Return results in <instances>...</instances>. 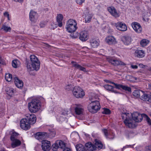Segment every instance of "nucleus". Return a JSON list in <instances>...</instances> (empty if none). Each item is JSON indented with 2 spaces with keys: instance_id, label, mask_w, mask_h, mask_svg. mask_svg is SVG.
Listing matches in <instances>:
<instances>
[{
  "instance_id": "0e129e2a",
  "label": "nucleus",
  "mask_w": 151,
  "mask_h": 151,
  "mask_svg": "<svg viewBox=\"0 0 151 151\" xmlns=\"http://www.w3.org/2000/svg\"><path fill=\"white\" fill-rule=\"evenodd\" d=\"M148 88L149 89L151 90V83L148 84Z\"/></svg>"
},
{
  "instance_id": "4c0bfd02",
  "label": "nucleus",
  "mask_w": 151,
  "mask_h": 151,
  "mask_svg": "<svg viewBox=\"0 0 151 151\" xmlns=\"http://www.w3.org/2000/svg\"><path fill=\"white\" fill-rule=\"evenodd\" d=\"M1 29H3L4 31L6 32H10L11 30V28L10 27H8L5 25H3L1 28Z\"/></svg>"
},
{
  "instance_id": "37998d69",
  "label": "nucleus",
  "mask_w": 151,
  "mask_h": 151,
  "mask_svg": "<svg viewBox=\"0 0 151 151\" xmlns=\"http://www.w3.org/2000/svg\"><path fill=\"white\" fill-rule=\"evenodd\" d=\"M58 26V25L54 22H52L51 23L50 25L49 26L50 29H54L56 28Z\"/></svg>"
},
{
  "instance_id": "58836bf2",
  "label": "nucleus",
  "mask_w": 151,
  "mask_h": 151,
  "mask_svg": "<svg viewBox=\"0 0 151 151\" xmlns=\"http://www.w3.org/2000/svg\"><path fill=\"white\" fill-rule=\"evenodd\" d=\"M5 78L6 81L8 82L10 81L12 78V75L9 73L6 74Z\"/></svg>"
},
{
  "instance_id": "473e14b6",
  "label": "nucleus",
  "mask_w": 151,
  "mask_h": 151,
  "mask_svg": "<svg viewBox=\"0 0 151 151\" xmlns=\"http://www.w3.org/2000/svg\"><path fill=\"white\" fill-rule=\"evenodd\" d=\"M15 90L13 88H8L7 89L6 93L9 96L12 97L15 92Z\"/></svg>"
},
{
  "instance_id": "0eeeda50",
  "label": "nucleus",
  "mask_w": 151,
  "mask_h": 151,
  "mask_svg": "<svg viewBox=\"0 0 151 151\" xmlns=\"http://www.w3.org/2000/svg\"><path fill=\"white\" fill-rule=\"evenodd\" d=\"M72 92L73 95L77 98H82L85 95L83 90L77 86H75L73 88Z\"/></svg>"
},
{
  "instance_id": "3c124183",
  "label": "nucleus",
  "mask_w": 151,
  "mask_h": 151,
  "mask_svg": "<svg viewBox=\"0 0 151 151\" xmlns=\"http://www.w3.org/2000/svg\"><path fill=\"white\" fill-rule=\"evenodd\" d=\"M126 145V146L123 147V148H122V150H124V149H125L127 148H132L133 147V145Z\"/></svg>"
},
{
  "instance_id": "49530a36",
  "label": "nucleus",
  "mask_w": 151,
  "mask_h": 151,
  "mask_svg": "<svg viewBox=\"0 0 151 151\" xmlns=\"http://www.w3.org/2000/svg\"><path fill=\"white\" fill-rule=\"evenodd\" d=\"M110 111L108 109L104 108V111L102 112V113L104 114H109L110 113Z\"/></svg>"
},
{
  "instance_id": "c756f323",
  "label": "nucleus",
  "mask_w": 151,
  "mask_h": 151,
  "mask_svg": "<svg viewBox=\"0 0 151 151\" xmlns=\"http://www.w3.org/2000/svg\"><path fill=\"white\" fill-rule=\"evenodd\" d=\"M143 93V91L141 90H135L133 93V96L137 98L139 97Z\"/></svg>"
},
{
  "instance_id": "6ab92c4d",
  "label": "nucleus",
  "mask_w": 151,
  "mask_h": 151,
  "mask_svg": "<svg viewBox=\"0 0 151 151\" xmlns=\"http://www.w3.org/2000/svg\"><path fill=\"white\" fill-rule=\"evenodd\" d=\"M122 40L125 45H128L131 43L132 38L130 35H127L123 36L122 38Z\"/></svg>"
},
{
  "instance_id": "e2e57ef3",
  "label": "nucleus",
  "mask_w": 151,
  "mask_h": 151,
  "mask_svg": "<svg viewBox=\"0 0 151 151\" xmlns=\"http://www.w3.org/2000/svg\"><path fill=\"white\" fill-rule=\"evenodd\" d=\"M16 2H22L23 0H14Z\"/></svg>"
},
{
  "instance_id": "7c9ffc66",
  "label": "nucleus",
  "mask_w": 151,
  "mask_h": 151,
  "mask_svg": "<svg viewBox=\"0 0 151 151\" xmlns=\"http://www.w3.org/2000/svg\"><path fill=\"white\" fill-rule=\"evenodd\" d=\"M36 13H35V12L31 11H30L29 13V18L30 20L32 22H35V15Z\"/></svg>"
},
{
  "instance_id": "c85d7f7f",
  "label": "nucleus",
  "mask_w": 151,
  "mask_h": 151,
  "mask_svg": "<svg viewBox=\"0 0 151 151\" xmlns=\"http://www.w3.org/2000/svg\"><path fill=\"white\" fill-rule=\"evenodd\" d=\"M21 63L19 60L17 59L13 60L12 62V66L16 68L19 67Z\"/></svg>"
},
{
  "instance_id": "cd10ccee",
  "label": "nucleus",
  "mask_w": 151,
  "mask_h": 151,
  "mask_svg": "<svg viewBox=\"0 0 151 151\" xmlns=\"http://www.w3.org/2000/svg\"><path fill=\"white\" fill-rule=\"evenodd\" d=\"M76 148L77 151H87L85 146L81 144L76 145Z\"/></svg>"
},
{
  "instance_id": "f257e3e1",
  "label": "nucleus",
  "mask_w": 151,
  "mask_h": 151,
  "mask_svg": "<svg viewBox=\"0 0 151 151\" xmlns=\"http://www.w3.org/2000/svg\"><path fill=\"white\" fill-rule=\"evenodd\" d=\"M30 61H27V67L29 71L35 70H37V66L38 64V58L35 55H32L30 56Z\"/></svg>"
},
{
  "instance_id": "09e8293b",
  "label": "nucleus",
  "mask_w": 151,
  "mask_h": 151,
  "mask_svg": "<svg viewBox=\"0 0 151 151\" xmlns=\"http://www.w3.org/2000/svg\"><path fill=\"white\" fill-rule=\"evenodd\" d=\"M114 85L115 87L118 89H120L121 88L122 89V88L123 87V85L119 84H117L115 83H114Z\"/></svg>"
},
{
  "instance_id": "39448f33",
  "label": "nucleus",
  "mask_w": 151,
  "mask_h": 151,
  "mask_svg": "<svg viewBox=\"0 0 151 151\" xmlns=\"http://www.w3.org/2000/svg\"><path fill=\"white\" fill-rule=\"evenodd\" d=\"M101 106L99 101H91L89 104L88 108L89 111L92 113L96 112L101 108Z\"/></svg>"
},
{
  "instance_id": "ea45409f",
  "label": "nucleus",
  "mask_w": 151,
  "mask_h": 151,
  "mask_svg": "<svg viewBox=\"0 0 151 151\" xmlns=\"http://www.w3.org/2000/svg\"><path fill=\"white\" fill-rule=\"evenodd\" d=\"M144 118L145 119L148 124L149 125H151V120L150 118L146 114L143 115Z\"/></svg>"
},
{
  "instance_id": "6e6552de",
  "label": "nucleus",
  "mask_w": 151,
  "mask_h": 151,
  "mask_svg": "<svg viewBox=\"0 0 151 151\" xmlns=\"http://www.w3.org/2000/svg\"><path fill=\"white\" fill-rule=\"evenodd\" d=\"M106 60L111 64L115 66L125 65L124 63L114 57H109L106 58Z\"/></svg>"
},
{
  "instance_id": "bb28decb",
  "label": "nucleus",
  "mask_w": 151,
  "mask_h": 151,
  "mask_svg": "<svg viewBox=\"0 0 151 151\" xmlns=\"http://www.w3.org/2000/svg\"><path fill=\"white\" fill-rule=\"evenodd\" d=\"M90 44L93 47H96L99 45V40L92 39L90 41Z\"/></svg>"
},
{
  "instance_id": "680f3d73",
  "label": "nucleus",
  "mask_w": 151,
  "mask_h": 151,
  "mask_svg": "<svg viewBox=\"0 0 151 151\" xmlns=\"http://www.w3.org/2000/svg\"><path fill=\"white\" fill-rule=\"evenodd\" d=\"M34 137L36 139H38V132H37L34 134Z\"/></svg>"
},
{
  "instance_id": "c03bdc74",
  "label": "nucleus",
  "mask_w": 151,
  "mask_h": 151,
  "mask_svg": "<svg viewBox=\"0 0 151 151\" xmlns=\"http://www.w3.org/2000/svg\"><path fill=\"white\" fill-rule=\"evenodd\" d=\"M115 9V8L113 6L108 7L107 8L108 11L110 13L112 16L113 15V12Z\"/></svg>"
},
{
  "instance_id": "dca6fc26",
  "label": "nucleus",
  "mask_w": 151,
  "mask_h": 151,
  "mask_svg": "<svg viewBox=\"0 0 151 151\" xmlns=\"http://www.w3.org/2000/svg\"><path fill=\"white\" fill-rule=\"evenodd\" d=\"M102 131L107 139H113L115 137V134L112 131H110L108 134L107 130L106 129H102Z\"/></svg>"
},
{
  "instance_id": "603ef678",
  "label": "nucleus",
  "mask_w": 151,
  "mask_h": 151,
  "mask_svg": "<svg viewBox=\"0 0 151 151\" xmlns=\"http://www.w3.org/2000/svg\"><path fill=\"white\" fill-rule=\"evenodd\" d=\"M4 16L5 17H7L8 19V20H9V14L7 12H5L4 14Z\"/></svg>"
},
{
  "instance_id": "4468645a",
  "label": "nucleus",
  "mask_w": 151,
  "mask_h": 151,
  "mask_svg": "<svg viewBox=\"0 0 151 151\" xmlns=\"http://www.w3.org/2000/svg\"><path fill=\"white\" fill-rule=\"evenodd\" d=\"M20 125L22 128L25 130L29 129L30 128V125L29 123L25 118L21 120Z\"/></svg>"
},
{
  "instance_id": "e433bc0d",
  "label": "nucleus",
  "mask_w": 151,
  "mask_h": 151,
  "mask_svg": "<svg viewBox=\"0 0 151 151\" xmlns=\"http://www.w3.org/2000/svg\"><path fill=\"white\" fill-rule=\"evenodd\" d=\"M92 18L91 15L90 14H86L85 16V19L86 23H89Z\"/></svg>"
},
{
  "instance_id": "5701e85b",
  "label": "nucleus",
  "mask_w": 151,
  "mask_h": 151,
  "mask_svg": "<svg viewBox=\"0 0 151 151\" xmlns=\"http://www.w3.org/2000/svg\"><path fill=\"white\" fill-rule=\"evenodd\" d=\"M71 63L73 65V66L75 67L76 69H78L83 72L86 71V69L85 68L78 64L76 62L72 61L71 62Z\"/></svg>"
},
{
  "instance_id": "aec40b11",
  "label": "nucleus",
  "mask_w": 151,
  "mask_h": 151,
  "mask_svg": "<svg viewBox=\"0 0 151 151\" xmlns=\"http://www.w3.org/2000/svg\"><path fill=\"white\" fill-rule=\"evenodd\" d=\"M38 100V111L41 112L45 108V99L42 97H40Z\"/></svg>"
},
{
  "instance_id": "2eb2a0df",
  "label": "nucleus",
  "mask_w": 151,
  "mask_h": 151,
  "mask_svg": "<svg viewBox=\"0 0 151 151\" xmlns=\"http://www.w3.org/2000/svg\"><path fill=\"white\" fill-rule=\"evenodd\" d=\"M132 26L135 31L137 33H140L142 32V27L140 24L137 22H134L132 23Z\"/></svg>"
},
{
  "instance_id": "f3484780",
  "label": "nucleus",
  "mask_w": 151,
  "mask_h": 151,
  "mask_svg": "<svg viewBox=\"0 0 151 151\" xmlns=\"http://www.w3.org/2000/svg\"><path fill=\"white\" fill-rule=\"evenodd\" d=\"M88 34L87 31L83 30L80 33L79 38L83 42L87 40L88 38Z\"/></svg>"
},
{
  "instance_id": "7ed1b4c3",
  "label": "nucleus",
  "mask_w": 151,
  "mask_h": 151,
  "mask_svg": "<svg viewBox=\"0 0 151 151\" xmlns=\"http://www.w3.org/2000/svg\"><path fill=\"white\" fill-rule=\"evenodd\" d=\"M95 145H93L91 142H88L85 144L86 149L88 151H93L97 148L99 149H101L103 147V145L101 142L98 139L95 140Z\"/></svg>"
},
{
  "instance_id": "ddd939ff",
  "label": "nucleus",
  "mask_w": 151,
  "mask_h": 151,
  "mask_svg": "<svg viewBox=\"0 0 151 151\" xmlns=\"http://www.w3.org/2000/svg\"><path fill=\"white\" fill-rule=\"evenodd\" d=\"M25 119L27 120V121L29 123L30 125L34 124L36 120V116L32 113L26 114V118Z\"/></svg>"
},
{
  "instance_id": "a211bd4d",
  "label": "nucleus",
  "mask_w": 151,
  "mask_h": 151,
  "mask_svg": "<svg viewBox=\"0 0 151 151\" xmlns=\"http://www.w3.org/2000/svg\"><path fill=\"white\" fill-rule=\"evenodd\" d=\"M105 41L109 45L115 44L117 43L116 39L112 36H107L105 39Z\"/></svg>"
},
{
  "instance_id": "a19ab883",
  "label": "nucleus",
  "mask_w": 151,
  "mask_h": 151,
  "mask_svg": "<svg viewBox=\"0 0 151 151\" xmlns=\"http://www.w3.org/2000/svg\"><path fill=\"white\" fill-rule=\"evenodd\" d=\"M47 136V133L46 132H38V137H41L42 138H45Z\"/></svg>"
},
{
  "instance_id": "f03ea898",
  "label": "nucleus",
  "mask_w": 151,
  "mask_h": 151,
  "mask_svg": "<svg viewBox=\"0 0 151 151\" xmlns=\"http://www.w3.org/2000/svg\"><path fill=\"white\" fill-rule=\"evenodd\" d=\"M131 116V114L129 113H124L122 115L123 119H125L124 123L126 126L129 128H133L136 127V125L135 122L130 118Z\"/></svg>"
},
{
  "instance_id": "a878e982",
  "label": "nucleus",
  "mask_w": 151,
  "mask_h": 151,
  "mask_svg": "<svg viewBox=\"0 0 151 151\" xmlns=\"http://www.w3.org/2000/svg\"><path fill=\"white\" fill-rule=\"evenodd\" d=\"M12 143L11 144L12 147L14 148L18 146H19L21 144V141L19 139H16L11 140Z\"/></svg>"
},
{
  "instance_id": "423d86ee",
  "label": "nucleus",
  "mask_w": 151,
  "mask_h": 151,
  "mask_svg": "<svg viewBox=\"0 0 151 151\" xmlns=\"http://www.w3.org/2000/svg\"><path fill=\"white\" fill-rule=\"evenodd\" d=\"M28 108L31 112L35 113L38 111V98L33 99L31 102L28 103Z\"/></svg>"
},
{
  "instance_id": "c9c22d12",
  "label": "nucleus",
  "mask_w": 151,
  "mask_h": 151,
  "mask_svg": "<svg viewBox=\"0 0 151 151\" xmlns=\"http://www.w3.org/2000/svg\"><path fill=\"white\" fill-rule=\"evenodd\" d=\"M149 41L146 39H144L142 40L140 42L141 45L143 47L146 46L149 44Z\"/></svg>"
},
{
  "instance_id": "9d476101",
  "label": "nucleus",
  "mask_w": 151,
  "mask_h": 151,
  "mask_svg": "<svg viewBox=\"0 0 151 151\" xmlns=\"http://www.w3.org/2000/svg\"><path fill=\"white\" fill-rule=\"evenodd\" d=\"M144 114H141L137 112H134L131 114L132 119L135 122H141L144 118Z\"/></svg>"
},
{
  "instance_id": "338daca9",
  "label": "nucleus",
  "mask_w": 151,
  "mask_h": 151,
  "mask_svg": "<svg viewBox=\"0 0 151 151\" xmlns=\"http://www.w3.org/2000/svg\"><path fill=\"white\" fill-rule=\"evenodd\" d=\"M42 119V117H38V120H41Z\"/></svg>"
},
{
  "instance_id": "6e6d98bb",
  "label": "nucleus",
  "mask_w": 151,
  "mask_h": 151,
  "mask_svg": "<svg viewBox=\"0 0 151 151\" xmlns=\"http://www.w3.org/2000/svg\"><path fill=\"white\" fill-rule=\"evenodd\" d=\"M68 111L66 110H64L62 112V114L64 115H67L68 114Z\"/></svg>"
},
{
  "instance_id": "864d4df0",
  "label": "nucleus",
  "mask_w": 151,
  "mask_h": 151,
  "mask_svg": "<svg viewBox=\"0 0 151 151\" xmlns=\"http://www.w3.org/2000/svg\"><path fill=\"white\" fill-rule=\"evenodd\" d=\"M84 1V0H76V2L78 4H81Z\"/></svg>"
},
{
  "instance_id": "f704fd0d",
  "label": "nucleus",
  "mask_w": 151,
  "mask_h": 151,
  "mask_svg": "<svg viewBox=\"0 0 151 151\" xmlns=\"http://www.w3.org/2000/svg\"><path fill=\"white\" fill-rule=\"evenodd\" d=\"M59 148V147L58 145V140H57L52 145V149L53 150L55 151H56Z\"/></svg>"
},
{
  "instance_id": "72a5a7b5",
  "label": "nucleus",
  "mask_w": 151,
  "mask_h": 151,
  "mask_svg": "<svg viewBox=\"0 0 151 151\" xmlns=\"http://www.w3.org/2000/svg\"><path fill=\"white\" fill-rule=\"evenodd\" d=\"M58 141L59 148L64 149L65 148L67 147H66V144L64 142L60 140H58Z\"/></svg>"
},
{
  "instance_id": "a18cd8bd",
  "label": "nucleus",
  "mask_w": 151,
  "mask_h": 151,
  "mask_svg": "<svg viewBox=\"0 0 151 151\" xmlns=\"http://www.w3.org/2000/svg\"><path fill=\"white\" fill-rule=\"evenodd\" d=\"M112 16L116 18L119 17V12L115 9L113 12Z\"/></svg>"
},
{
  "instance_id": "4d7b16f0",
  "label": "nucleus",
  "mask_w": 151,
  "mask_h": 151,
  "mask_svg": "<svg viewBox=\"0 0 151 151\" xmlns=\"http://www.w3.org/2000/svg\"><path fill=\"white\" fill-rule=\"evenodd\" d=\"M0 64L2 65H4L5 64V63L3 59L1 57H0Z\"/></svg>"
},
{
  "instance_id": "393cba45",
  "label": "nucleus",
  "mask_w": 151,
  "mask_h": 151,
  "mask_svg": "<svg viewBox=\"0 0 151 151\" xmlns=\"http://www.w3.org/2000/svg\"><path fill=\"white\" fill-rule=\"evenodd\" d=\"M144 51L142 50H137L135 52L134 55L135 56L139 58H142L145 56Z\"/></svg>"
},
{
  "instance_id": "052dcab7",
  "label": "nucleus",
  "mask_w": 151,
  "mask_h": 151,
  "mask_svg": "<svg viewBox=\"0 0 151 151\" xmlns=\"http://www.w3.org/2000/svg\"><path fill=\"white\" fill-rule=\"evenodd\" d=\"M63 151H71V150L69 148L67 147L65 148V149L63 150Z\"/></svg>"
},
{
  "instance_id": "5fc2aeb1",
  "label": "nucleus",
  "mask_w": 151,
  "mask_h": 151,
  "mask_svg": "<svg viewBox=\"0 0 151 151\" xmlns=\"http://www.w3.org/2000/svg\"><path fill=\"white\" fill-rule=\"evenodd\" d=\"M45 25V24L44 22H41L40 24V26L41 28L44 27Z\"/></svg>"
},
{
  "instance_id": "79ce46f5",
  "label": "nucleus",
  "mask_w": 151,
  "mask_h": 151,
  "mask_svg": "<svg viewBox=\"0 0 151 151\" xmlns=\"http://www.w3.org/2000/svg\"><path fill=\"white\" fill-rule=\"evenodd\" d=\"M18 135V133L16 132H13L11 134L10 137L11 140H12L16 139V137Z\"/></svg>"
},
{
  "instance_id": "9b49d317",
  "label": "nucleus",
  "mask_w": 151,
  "mask_h": 151,
  "mask_svg": "<svg viewBox=\"0 0 151 151\" xmlns=\"http://www.w3.org/2000/svg\"><path fill=\"white\" fill-rule=\"evenodd\" d=\"M74 108V112L76 115L80 116L83 115L84 110L82 105L80 104H75Z\"/></svg>"
},
{
  "instance_id": "1a4fd4ad",
  "label": "nucleus",
  "mask_w": 151,
  "mask_h": 151,
  "mask_svg": "<svg viewBox=\"0 0 151 151\" xmlns=\"http://www.w3.org/2000/svg\"><path fill=\"white\" fill-rule=\"evenodd\" d=\"M111 24L113 27H115L118 30L121 31H125L127 29L126 25L121 22L111 23Z\"/></svg>"
},
{
  "instance_id": "4be33fe9",
  "label": "nucleus",
  "mask_w": 151,
  "mask_h": 151,
  "mask_svg": "<svg viewBox=\"0 0 151 151\" xmlns=\"http://www.w3.org/2000/svg\"><path fill=\"white\" fill-rule=\"evenodd\" d=\"M14 82L16 86L20 88H22L23 83L22 81L19 80L17 77H15L14 78Z\"/></svg>"
},
{
  "instance_id": "b1692460",
  "label": "nucleus",
  "mask_w": 151,
  "mask_h": 151,
  "mask_svg": "<svg viewBox=\"0 0 151 151\" xmlns=\"http://www.w3.org/2000/svg\"><path fill=\"white\" fill-rule=\"evenodd\" d=\"M63 19V16L61 14H58L57 17V21L58 23V26L61 27L63 25L62 20Z\"/></svg>"
},
{
  "instance_id": "bf43d9fd",
  "label": "nucleus",
  "mask_w": 151,
  "mask_h": 151,
  "mask_svg": "<svg viewBox=\"0 0 151 151\" xmlns=\"http://www.w3.org/2000/svg\"><path fill=\"white\" fill-rule=\"evenodd\" d=\"M104 81L106 82L109 83H112V84H114V82H111V81H110V80H107V79L104 80Z\"/></svg>"
},
{
  "instance_id": "13d9d810",
  "label": "nucleus",
  "mask_w": 151,
  "mask_h": 151,
  "mask_svg": "<svg viewBox=\"0 0 151 151\" xmlns=\"http://www.w3.org/2000/svg\"><path fill=\"white\" fill-rule=\"evenodd\" d=\"M131 68L133 69H136L138 68V66L137 65H131Z\"/></svg>"
},
{
  "instance_id": "2f4dec72",
  "label": "nucleus",
  "mask_w": 151,
  "mask_h": 151,
  "mask_svg": "<svg viewBox=\"0 0 151 151\" xmlns=\"http://www.w3.org/2000/svg\"><path fill=\"white\" fill-rule=\"evenodd\" d=\"M104 87L107 90L111 91L115 93H117L116 91L114 90V87L111 85L106 84L104 86Z\"/></svg>"
},
{
  "instance_id": "8fccbe9b",
  "label": "nucleus",
  "mask_w": 151,
  "mask_h": 151,
  "mask_svg": "<svg viewBox=\"0 0 151 151\" xmlns=\"http://www.w3.org/2000/svg\"><path fill=\"white\" fill-rule=\"evenodd\" d=\"M72 85L71 84L67 85L65 87V89L68 91L70 90L72 88Z\"/></svg>"
},
{
  "instance_id": "774afa93",
  "label": "nucleus",
  "mask_w": 151,
  "mask_h": 151,
  "mask_svg": "<svg viewBox=\"0 0 151 151\" xmlns=\"http://www.w3.org/2000/svg\"><path fill=\"white\" fill-rule=\"evenodd\" d=\"M38 65H40V62L38 61ZM39 69V67H38V69Z\"/></svg>"
},
{
  "instance_id": "412c9836",
  "label": "nucleus",
  "mask_w": 151,
  "mask_h": 151,
  "mask_svg": "<svg viewBox=\"0 0 151 151\" xmlns=\"http://www.w3.org/2000/svg\"><path fill=\"white\" fill-rule=\"evenodd\" d=\"M140 98L144 101H148L149 102H151V96L150 94L143 92Z\"/></svg>"
},
{
  "instance_id": "20e7f679",
  "label": "nucleus",
  "mask_w": 151,
  "mask_h": 151,
  "mask_svg": "<svg viewBox=\"0 0 151 151\" xmlns=\"http://www.w3.org/2000/svg\"><path fill=\"white\" fill-rule=\"evenodd\" d=\"M77 23L76 20L72 19L68 20L65 26L67 31L69 33L74 32L77 28Z\"/></svg>"
},
{
  "instance_id": "f8f14e48",
  "label": "nucleus",
  "mask_w": 151,
  "mask_h": 151,
  "mask_svg": "<svg viewBox=\"0 0 151 151\" xmlns=\"http://www.w3.org/2000/svg\"><path fill=\"white\" fill-rule=\"evenodd\" d=\"M41 147L44 151H49L51 148V144L50 141L43 140L42 142Z\"/></svg>"
},
{
  "instance_id": "de8ad7c7",
  "label": "nucleus",
  "mask_w": 151,
  "mask_h": 151,
  "mask_svg": "<svg viewBox=\"0 0 151 151\" xmlns=\"http://www.w3.org/2000/svg\"><path fill=\"white\" fill-rule=\"evenodd\" d=\"M122 89L126 91H127L129 92L131 91V88L130 87L125 86H123Z\"/></svg>"
},
{
  "instance_id": "69168bd1",
  "label": "nucleus",
  "mask_w": 151,
  "mask_h": 151,
  "mask_svg": "<svg viewBox=\"0 0 151 151\" xmlns=\"http://www.w3.org/2000/svg\"><path fill=\"white\" fill-rule=\"evenodd\" d=\"M37 148H38V147L37 146V145L36 146L35 148V150L36 151H37Z\"/></svg>"
}]
</instances>
